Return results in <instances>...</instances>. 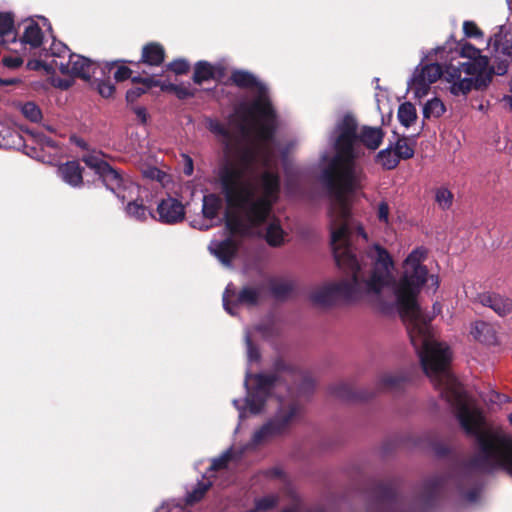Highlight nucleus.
Instances as JSON below:
<instances>
[{"mask_svg": "<svg viewBox=\"0 0 512 512\" xmlns=\"http://www.w3.org/2000/svg\"><path fill=\"white\" fill-rule=\"evenodd\" d=\"M411 268V273H406L397 284L392 285L395 305L406 324L424 373L438 389L446 385V377L455 378L449 371L452 354L446 344L433 339L431 319L423 313L417 302V296L427 281L428 269L426 266Z\"/></svg>", "mask_w": 512, "mask_h": 512, "instance_id": "nucleus-1", "label": "nucleus"}, {"mask_svg": "<svg viewBox=\"0 0 512 512\" xmlns=\"http://www.w3.org/2000/svg\"><path fill=\"white\" fill-rule=\"evenodd\" d=\"M221 192L229 207L242 211L243 218L226 212L225 227L231 235L243 238L253 235V230L265 224L278 199L281 181L276 172L264 171L260 176L262 194L255 196L254 187L243 180V171L231 161L222 162L217 171Z\"/></svg>", "mask_w": 512, "mask_h": 512, "instance_id": "nucleus-2", "label": "nucleus"}, {"mask_svg": "<svg viewBox=\"0 0 512 512\" xmlns=\"http://www.w3.org/2000/svg\"><path fill=\"white\" fill-rule=\"evenodd\" d=\"M438 389L455 409L462 429L476 440L477 453L469 460V466L481 472L502 469L512 478V437L500 429L484 428L482 411L468 405L464 388L456 378L446 377V385Z\"/></svg>", "mask_w": 512, "mask_h": 512, "instance_id": "nucleus-3", "label": "nucleus"}, {"mask_svg": "<svg viewBox=\"0 0 512 512\" xmlns=\"http://www.w3.org/2000/svg\"><path fill=\"white\" fill-rule=\"evenodd\" d=\"M345 208V213H341L338 203H332L329 208L330 245L336 265L346 274L357 278L363 295L379 294L385 287L395 284L391 274L394 265L392 257L385 248L375 245L369 255L373 260L371 274L368 278L364 276L356 248L351 243V210L347 201Z\"/></svg>", "mask_w": 512, "mask_h": 512, "instance_id": "nucleus-4", "label": "nucleus"}, {"mask_svg": "<svg viewBox=\"0 0 512 512\" xmlns=\"http://www.w3.org/2000/svg\"><path fill=\"white\" fill-rule=\"evenodd\" d=\"M339 132L335 143V155L322 171L320 181L329 195L345 213L346 194L353 192L360 183L362 171L356 168L359 152L355 148L358 139L357 122L352 115H345L336 127Z\"/></svg>", "mask_w": 512, "mask_h": 512, "instance_id": "nucleus-5", "label": "nucleus"}, {"mask_svg": "<svg viewBox=\"0 0 512 512\" xmlns=\"http://www.w3.org/2000/svg\"><path fill=\"white\" fill-rule=\"evenodd\" d=\"M298 370L284 359L277 358L273 363L272 373H257L252 376L254 385L251 388L248 387L246 380L245 385L248 391L245 402L248 411L253 415L260 414L264 410L274 388L281 383L288 385L292 378L298 374Z\"/></svg>", "mask_w": 512, "mask_h": 512, "instance_id": "nucleus-6", "label": "nucleus"}, {"mask_svg": "<svg viewBox=\"0 0 512 512\" xmlns=\"http://www.w3.org/2000/svg\"><path fill=\"white\" fill-rule=\"evenodd\" d=\"M243 124L242 133L248 132L246 123L250 120L255 125L256 138L261 147L268 150V145L276 134L277 114L269 97L255 98L250 104H241L238 111Z\"/></svg>", "mask_w": 512, "mask_h": 512, "instance_id": "nucleus-7", "label": "nucleus"}, {"mask_svg": "<svg viewBox=\"0 0 512 512\" xmlns=\"http://www.w3.org/2000/svg\"><path fill=\"white\" fill-rule=\"evenodd\" d=\"M106 155L101 151L83 155L81 160L87 167L92 169L99 177L103 185L116 195L122 202L132 199L138 195L140 188L131 180L124 178L120 170L111 166L104 158Z\"/></svg>", "mask_w": 512, "mask_h": 512, "instance_id": "nucleus-8", "label": "nucleus"}, {"mask_svg": "<svg viewBox=\"0 0 512 512\" xmlns=\"http://www.w3.org/2000/svg\"><path fill=\"white\" fill-rule=\"evenodd\" d=\"M304 412L303 405L297 399L280 400L279 407L272 418L264 423L252 436V443L260 445L274 437L282 436L290 431Z\"/></svg>", "mask_w": 512, "mask_h": 512, "instance_id": "nucleus-9", "label": "nucleus"}, {"mask_svg": "<svg viewBox=\"0 0 512 512\" xmlns=\"http://www.w3.org/2000/svg\"><path fill=\"white\" fill-rule=\"evenodd\" d=\"M363 296L357 278L351 276L350 280H342L338 283L329 284L314 290L310 294V300L315 305L330 307L339 299L356 301Z\"/></svg>", "mask_w": 512, "mask_h": 512, "instance_id": "nucleus-10", "label": "nucleus"}, {"mask_svg": "<svg viewBox=\"0 0 512 512\" xmlns=\"http://www.w3.org/2000/svg\"><path fill=\"white\" fill-rule=\"evenodd\" d=\"M365 497L369 506L368 512H398L397 486L393 480L370 481Z\"/></svg>", "mask_w": 512, "mask_h": 512, "instance_id": "nucleus-11", "label": "nucleus"}, {"mask_svg": "<svg viewBox=\"0 0 512 512\" xmlns=\"http://www.w3.org/2000/svg\"><path fill=\"white\" fill-rule=\"evenodd\" d=\"M492 65L489 64L491 75H505L512 59V36L497 34L489 41Z\"/></svg>", "mask_w": 512, "mask_h": 512, "instance_id": "nucleus-12", "label": "nucleus"}, {"mask_svg": "<svg viewBox=\"0 0 512 512\" xmlns=\"http://www.w3.org/2000/svg\"><path fill=\"white\" fill-rule=\"evenodd\" d=\"M442 75L443 68L438 63L418 66L408 84L414 90L415 96L421 98L428 94L430 85L442 78Z\"/></svg>", "mask_w": 512, "mask_h": 512, "instance_id": "nucleus-13", "label": "nucleus"}, {"mask_svg": "<svg viewBox=\"0 0 512 512\" xmlns=\"http://www.w3.org/2000/svg\"><path fill=\"white\" fill-rule=\"evenodd\" d=\"M260 296V289L255 287L245 286L236 294L234 290L230 289V286H227L223 294V306L230 315H235L234 307L238 305L257 306Z\"/></svg>", "mask_w": 512, "mask_h": 512, "instance_id": "nucleus-14", "label": "nucleus"}, {"mask_svg": "<svg viewBox=\"0 0 512 512\" xmlns=\"http://www.w3.org/2000/svg\"><path fill=\"white\" fill-rule=\"evenodd\" d=\"M211 487L212 481L208 477L203 476L202 479L193 485L190 490H187L183 499H172L163 502L160 509L166 510V512H171L173 509L182 510L186 506H193L204 498Z\"/></svg>", "mask_w": 512, "mask_h": 512, "instance_id": "nucleus-15", "label": "nucleus"}, {"mask_svg": "<svg viewBox=\"0 0 512 512\" xmlns=\"http://www.w3.org/2000/svg\"><path fill=\"white\" fill-rule=\"evenodd\" d=\"M161 75L162 74H151L146 69H142V75L137 74L132 78L134 86L126 91V102L132 105L152 88H160L161 80L158 77Z\"/></svg>", "mask_w": 512, "mask_h": 512, "instance_id": "nucleus-16", "label": "nucleus"}, {"mask_svg": "<svg viewBox=\"0 0 512 512\" xmlns=\"http://www.w3.org/2000/svg\"><path fill=\"white\" fill-rule=\"evenodd\" d=\"M460 55L463 58H467L464 63V73L475 74L480 71H490L489 63L490 59L487 56L481 55V51L466 42L461 46Z\"/></svg>", "mask_w": 512, "mask_h": 512, "instance_id": "nucleus-17", "label": "nucleus"}, {"mask_svg": "<svg viewBox=\"0 0 512 512\" xmlns=\"http://www.w3.org/2000/svg\"><path fill=\"white\" fill-rule=\"evenodd\" d=\"M475 78H460L450 86V92L455 95H467L473 88L476 90L485 89L492 81L489 71L475 72Z\"/></svg>", "mask_w": 512, "mask_h": 512, "instance_id": "nucleus-18", "label": "nucleus"}, {"mask_svg": "<svg viewBox=\"0 0 512 512\" xmlns=\"http://www.w3.org/2000/svg\"><path fill=\"white\" fill-rule=\"evenodd\" d=\"M159 221L165 224H176L184 220L185 208L176 198L162 199L157 206Z\"/></svg>", "mask_w": 512, "mask_h": 512, "instance_id": "nucleus-19", "label": "nucleus"}, {"mask_svg": "<svg viewBox=\"0 0 512 512\" xmlns=\"http://www.w3.org/2000/svg\"><path fill=\"white\" fill-rule=\"evenodd\" d=\"M63 52L69 57L68 65L70 69L68 75L90 81L92 74H95L97 65L88 58L71 53L67 46H63Z\"/></svg>", "mask_w": 512, "mask_h": 512, "instance_id": "nucleus-20", "label": "nucleus"}, {"mask_svg": "<svg viewBox=\"0 0 512 512\" xmlns=\"http://www.w3.org/2000/svg\"><path fill=\"white\" fill-rule=\"evenodd\" d=\"M329 392L334 397L347 402H362L371 399L375 391L368 389H354L350 384L340 382L329 387Z\"/></svg>", "mask_w": 512, "mask_h": 512, "instance_id": "nucleus-21", "label": "nucleus"}, {"mask_svg": "<svg viewBox=\"0 0 512 512\" xmlns=\"http://www.w3.org/2000/svg\"><path fill=\"white\" fill-rule=\"evenodd\" d=\"M166 52L162 44L158 42H149L142 47L141 58L137 62H129L141 69L142 65L147 67H158L165 61Z\"/></svg>", "mask_w": 512, "mask_h": 512, "instance_id": "nucleus-22", "label": "nucleus"}, {"mask_svg": "<svg viewBox=\"0 0 512 512\" xmlns=\"http://www.w3.org/2000/svg\"><path fill=\"white\" fill-rule=\"evenodd\" d=\"M84 168L78 160H71L62 163L57 168L58 176L69 186L80 188L84 184L83 180Z\"/></svg>", "mask_w": 512, "mask_h": 512, "instance_id": "nucleus-23", "label": "nucleus"}, {"mask_svg": "<svg viewBox=\"0 0 512 512\" xmlns=\"http://www.w3.org/2000/svg\"><path fill=\"white\" fill-rule=\"evenodd\" d=\"M231 82L241 89H256V98L268 97L266 86L261 83L254 74L246 70H234L230 76Z\"/></svg>", "mask_w": 512, "mask_h": 512, "instance_id": "nucleus-24", "label": "nucleus"}, {"mask_svg": "<svg viewBox=\"0 0 512 512\" xmlns=\"http://www.w3.org/2000/svg\"><path fill=\"white\" fill-rule=\"evenodd\" d=\"M209 250L222 264L230 265L237 255L239 243L232 237H228L222 241L212 242Z\"/></svg>", "mask_w": 512, "mask_h": 512, "instance_id": "nucleus-25", "label": "nucleus"}, {"mask_svg": "<svg viewBox=\"0 0 512 512\" xmlns=\"http://www.w3.org/2000/svg\"><path fill=\"white\" fill-rule=\"evenodd\" d=\"M479 302L491 308L496 314L504 317L512 312V299L497 293H482L478 296Z\"/></svg>", "mask_w": 512, "mask_h": 512, "instance_id": "nucleus-26", "label": "nucleus"}, {"mask_svg": "<svg viewBox=\"0 0 512 512\" xmlns=\"http://www.w3.org/2000/svg\"><path fill=\"white\" fill-rule=\"evenodd\" d=\"M225 69L222 66H213L211 63L201 60L194 66L192 80L201 85L208 80H219L224 76Z\"/></svg>", "mask_w": 512, "mask_h": 512, "instance_id": "nucleus-27", "label": "nucleus"}, {"mask_svg": "<svg viewBox=\"0 0 512 512\" xmlns=\"http://www.w3.org/2000/svg\"><path fill=\"white\" fill-rule=\"evenodd\" d=\"M129 60L120 59L111 63H107L104 67V70L111 72V70L117 66L116 71L114 72V79L117 82H123L128 79L132 81V78L137 74L142 75V69L137 68L133 65H130Z\"/></svg>", "mask_w": 512, "mask_h": 512, "instance_id": "nucleus-28", "label": "nucleus"}, {"mask_svg": "<svg viewBox=\"0 0 512 512\" xmlns=\"http://www.w3.org/2000/svg\"><path fill=\"white\" fill-rule=\"evenodd\" d=\"M384 137L385 132L381 127L363 126L357 140L366 148L374 151L380 147Z\"/></svg>", "mask_w": 512, "mask_h": 512, "instance_id": "nucleus-29", "label": "nucleus"}, {"mask_svg": "<svg viewBox=\"0 0 512 512\" xmlns=\"http://www.w3.org/2000/svg\"><path fill=\"white\" fill-rule=\"evenodd\" d=\"M223 201L216 193H209L203 196L202 214L204 218L212 220L216 218L222 209Z\"/></svg>", "mask_w": 512, "mask_h": 512, "instance_id": "nucleus-30", "label": "nucleus"}, {"mask_svg": "<svg viewBox=\"0 0 512 512\" xmlns=\"http://www.w3.org/2000/svg\"><path fill=\"white\" fill-rule=\"evenodd\" d=\"M445 485V479L442 476H433L427 479L423 485V498L425 502L431 505L439 495L441 489Z\"/></svg>", "mask_w": 512, "mask_h": 512, "instance_id": "nucleus-31", "label": "nucleus"}, {"mask_svg": "<svg viewBox=\"0 0 512 512\" xmlns=\"http://www.w3.org/2000/svg\"><path fill=\"white\" fill-rule=\"evenodd\" d=\"M314 387L313 379L298 370V374L288 383L287 390L292 392L295 389L299 394L307 395L314 390Z\"/></svg>", "mask_w": 512, "mask_h": 512, "instance_id": "nucleus-32", "label": "nucleus"}, {"mask_svg": "<svg viewBox=\"0 0 512 512\" xmlns=\"http://www.w3.org/2000/svg\"><path fill=\"white\" fill-rule=\"evenodd\" d=\"M21 42L29 44L32 48H38L43 42V32L39 24L31 20L25 27Z\"/></svg>", "mask_w": 512, "mask_h": 512, "instance_id": "nucleus-33", "label": "nucleus"}, {"mask_svg": "<svg viewBox=\"0 0 512 512\" xmlns=\"http://www.w3.org/2000/svg\"><path fill=\"white\" fill-rule=\"evenodd\" d=\"M256 159L257 151L251 147H244L239 151L237 161L231 159H226V161H231L236 167L242 169L243 180H245L246 171L256 162Z\"/></svg>", "mask_w": 512, "mask_h": 512, "instance_id": "nucleus-34", "label": "nucleus"}, {"mask_svg": "<svg viewBox=\"0 0 512 512\" xmlns=\"http://www.w3.org/2000/svg\"><path fill=\"white\" fill-rule=\"evenodd\" d=\"M271 295L276 300H285L294 290V284L289 280L271 279L269 281Z\"/></svg>", "mask_w": 512, "mask_h": 512, "instance_id": "nucleus-35", "label": "nucleus"}, {"mask_svg": "<svg viewBox=\"0 0 512 512\" xmlns=\"http://www.w3.org/2000/svg\"><path fill=\"white\" fill-rule=\"evenodd\" d=\"M375 160L383 169L393 170L399 165L401 159L393 151V145L390 144L387 148L382 149L377 153Z\"/></svg>", "mask_w": 512, "mask_h": 512, "instance_id": "nucleus-36", "label": "nucleus"}, {"mask_svg": "<svg viewBox=\"0 0 512 512\" xmlns=\"http://www.w3.org/2000/svg\"><path fill=\"white\" fill-rule=\"evenodd\" d=\"M160 89L163 92L174 93L180 100L192 98L196 95L197 90L192 89L190 85L185 84H173L165 81H161Z\"/></svg>", "mask_w": 512, "mask_h": 512, "instance_id": "nucleus-37", "label": "nucleus"}, {"mask_svg": "<svg viewBox=\"0 0 512 512\" xmlns=\"http://www.w3.org/2000/svg\"><path fill=\"white\" fill-rule=\"evenodd\" d=\"M285 232L278 220L272 221L266 229L265 240L272 247H279L284 242Z\"/></svg>", "mask_w": 512, "mask_h": 512, "instance_id": "nucleus-38", "label": "nucleus"}, {"mask_svg": "<svg viewBox=\"0 0 512 512\" xmlns=\"http://www.w3.org/2000/svg\"><path fill=\"white\" fill-rule=\"evenodd\" d=\"M397 117L403 126L410 127L417 119L415 106L410 102H404L400 104Z\"/></svg>", "mask_w": 512, "mask_h": 512, "instance_id": "nucleus-39", "label": "nucleus"}, {"mask_svg": "<svg viewBox=\"0 0 512 512\" xmlns=\"http://www.w3.org/2000/svg\"><path fill=\"white\" fill-rule=\"evenodd\" d=\"M406 378L397 374H384L379 378V390H396L403 387Z\"/></svg>", "mask_w": 512, "mask_h": 512, "instance_id": "nucleus-40", "label": "nucleus"}, {"mask_svg": "<svg viewBox=\"0 0 512 512\" xmlns=\"http://www.w3.org/2000/svg\"><path fill=\"white\" fill-rule=\"evenodd\" d=\"M393 151L401 160L411 159L415 154L414 145L410 144L408 138L405 136L398 137L396 143L393 145Z\"/></svg>", "mask_w": 512, "mask_h": 512, "instance_id": "nucleus-41", "label": "nucleus"}, {"mask_svg": "<svg viewBox=\"0 0 512 512\" xmlns=\"http://www.w3.org/2000/svg\"><path fill=\"white\" fill-rule=\"evenodd\" d=\"M14 18L11 13H0V38L5 42V37L12 36L11 42H16V34L13 32Z\"/></svg>", "mask_w": 512, "mask_h": 512, "instance_id": "nucleus-42", "label": "nucleus"}, {"mask_svg": "<svg viewBox=\"0 0 512 512\" xmlns=\"http://www.w3.org/2000/svg\"><path fill=\"white\" fill-rule=\"evenodd\" d=\"M138 195H134L132 197V199H128L126 200L128 203H127V206H126V211L127 213L138 219V220H144L146 219V207L144 206L143 204V201L142 200H138Z\"/></svg>", "mask_w": 512, "mask_h": 512, "instance_id": "nucleus-43", "label": "nucleus"}, {"mask_svg": "<svg viewBox=\"0 0 512 512\" xmlns=\"http://www.w3.org/2000/svg\"><path fill=\"white\" fill-rule=\"evenodd\" d=\"M446 111L444 103L439 98L429 100L423 108L424 118L441 117Z\"/></svg>", "mask_w": 512, "mask_h": 512, "instance_id": "nucleus-44", "label": "nucleus"}, {"mask_svg": "<svg viewBox=\"0 0 512 512\" xmlns=\"http://www.w3.org/2000/svg\"><path fill=\"white\" fill-rule=\"evenodd\" d=\"M462 72H464V63L458 60L456 63L450 62L445 66L442 77L446 81L454 83L461 78Z\"/></svg>", "mask_w": 512, "mask_h": 512, "instance_id": "nucleus-45", "label": "nucleus"}, {"mask_svg": "<svg viewBox=\"0 0 512 512\" xmlns=\"http://www.w3.org/2000/svg\"><path fill=\"white\" fill-rule=\"evenodd\" d=\"M207 128L214 135L222 137L227 141H229L232 137L229 128L217 119H208Z\"/></svg>", "mask_w": 512, "mask_h": 512, "instance_id": "nucleus-46", "label": "nucleus"}, {"mask_svg": "<svg viewBox=\"0 0 512 512\" xmlns=\"http://www.w3.org/2000/svg\"><path fill=\"white\" fill-rule=\"evenodd\" d=\"M23 116L31 122H39L42 119V112L34 102H26L21 106Z\"/></svg>", "mask_w": 512, "mask_h": 512, "instance_id": "nucleus-47", "label": "nucleus"}, {"mask_svg": "<svg viewBox=\"0 0 512 512\" xmlns=\"http://www.w3.org/2000/svg\"><path fill=\"white\" fill-rule=\"evenodd\" d=\"M91 85L93 87H95V89L98 91V93L104 98L112 97L115 92V86L111 82L110 79H107V80L94 79L91 82Z\"/></svg>", "mask_w": 512, "mask_h": 512, "instance_id": "nucleus-48", "label": "nucleus"}, {"mask_svg": "<svg viewBox=\"0 0 512 512\" xmlns=\"http://www.w3.org/2000/svg\"><path fill=\"white\" fill-rule=\"evenodd\" d=\"M53 60L51 61V66L55 69H58L61 74L66 75L69 74V58L66 60L67 54L63 52L56 53L54 48H52Z\"/></svg>", "mask_w": 512, "mask_h": 512, "instance_id": "nucleus-49", "label": "nucleus"}, {"mask_svg": "<svg viewBox=\"0 0 512 512\" xmlns=\"http://www.w3.org/2000/svg\"><path fill=\"white\" fill-rule=\"evenodd\" d=\"M435 200L442 209H449L453 202V194L447 188H439L436 191Z\"/></svg>", "mask_w": 512, "mask_h": 512, "instance_id": "nucleus-50", "label": "nucleus"}, {"mask_svg": "<svg viewBox=\"0 0 512 512\" xmlns=\"http://www.w3.org/2000/svg\"><path fill=\"white\" fill-rule=\"evenodd\" d=\"M232 459V452L231 450H227L224 452L221 456L214 458L211 462V465L209 467V471L216 472L223 469H226L229 462Z\"/></svg>", "mask_w": 512, "mask_h": 512, "instance_id": "nucleus-51", "label": "nucleus"}, {"mask_svg": "<svg viewBox=\"0 0 512 512\" xmlns=\"http://www.w3.org/2000/svg\"><path fill=\"white\" fill-rule=\"evenodd\" d=\"M277 504V497L274 495L264 496L256 500L255 509L249 512H262L269 509H273Z\"/></svg>", "mask_w": 512, "mask_h": 512, "instance_id": "nucleus-52", "label": "nucleus"}, {"mask_svg": "<svg viewBox=\"0 0 512 512\" xmlns=\"http://www.w3.org/2000/svg\"><path fill=\"white\" fill-rule=\"evenodd\" d=\"M463 32L467 38L480 39L483 38V31L474 21H464Z\"/></svg>", "mask_w": 512, "mask_h": 512, "instance_id": "nucleus-53", "label": "nucleus"}, {"mask_svg": "<svg viewBox=\"0 0 512 512\" xmlns=\"http://www.w3.org/2000/svg\"><path fill=\"white\" fill-rule=\"evenodd\" d=\"M167 69L176 75H185L190 70V64L185 59H176L167 65Z\"/></svg>", "mask_w": 512, "mask_h": 512, "instance_id": "nucleus-54", "label": "nucleus"}, {"mask_svg": "<svg viewBox=\"0 0 512 512\" xmlns=\"http://www.w3.org/2000/svg\"><path fill=\"white\" fill-rule=\"evenodd\" d=\"M491 331V327L487 325L486 323H480L479 325H476L475 330L473 332L474 337L479 340L480 342L485 343H492V341L495 339V335L492 333L490 338H487L483 333H489Z\"/></svg>", "mask_w": 512, "mask_h": 512, "instance_id": "nucleus-55", "label": "nucleus"}, {"mask_svg": "<svg viewBox=\"0 0 512 512\" xmlns=\"http://www.w3.org/2000/svg\"><path fill=\"white\" fill-rule=\"evenodd\" d=\"M426 258V251L422 248L413 250L407 257L405 263L410 266H423L421 262Z\"/></svg>", "mask_w": 512, "mask_h": 512, "instance_id": "nucleus-56", "label": "nucleus"}, {"mask_svg": "<svg viewBox=\"0 0 512 512\" xmlns=\"http://www.w3.org/2000/svg\"><path fill=\"white\" fill-rule=\"evenodd\" d=\"M245 343L247 347V356L250 362L258 361L260 359V352L258 347L253 343L251 337L246 335Z\"/></svg>", "mask_w": 512, "mask_h": 512, "instance_id": "nucleus-57", "label": "nucleus"}, {"mask_svg": "<svg viewBox=\"0 0 512 512\" xmlns=\"http://www.w3.org/2000/svg\"><path fill=\"white\" fill-rule=\"evenodd\" d=\"M1 62L7 68L16 69L23 64V59L20 56H4Z\"/></svg>", "mask_w": 512, "mask_h": 512, "instance_id": "nucleus-58", "label": "nucleus"}, {"mask_svg": "<svg viewBox=\"0 0 512 512\" xmlns=\"http://www.w3.org/2000/svg\"><path fill=\"white\" fill-rule=\"evenodd\" d=\"M377 217L380 222L388 223V221H389V205L387 202L382 201L379 203Z\"/></svg>", "mask_w": 512, "mask_h": 512, "instance_id": "nucleus-59", "label": "nucleus"}, {"mask_svg": "<svg viewBox=\"0 0 512 512\" xmlns=\"http://www.w3.org/2000/svg\"><path fill=\"white\" fill-rule=\"evenodd\" d=\"M144 176L152 180L162 181L165 174L156 167H150L144 171Z\"/></svg>", "mask_w": 512, "mask_h": 512, "instance_id": "nucleus-60", "label": "nucleus"}, {"mask_svg": "<svg viewBox=\"0 0 512 512\" xmlns=\"http://www.w3.org/2000/svg\"><path fill=\"white\" fill-rule=\"evenodd\" d=\"M264 475L268 478L283 479L285 473L280 467H271L264 471Z\"/></svg>", "mask_w": 512, "mask_h": 512, "instance_id": "nucleus-61", "label": "nucleus"}, {"mask_svg": "<svg viewBox=\"0 0 512 512\" xmlns=\"http://www.w3.org/2000/svg\"><path fill=\"white\" fill-rule=\"evenodd\" d=\"M132 111L136 114L137 118L141 122V124H146L148 119V113L145 107L143 106H132Z\"/></svg>", "mask_w": 512, "mask_h": 512, "instance_id": "nucleus-62", "label": "nucleus"}, {"mask_svg": "<svg viewBox=\"0 0 512 512\" xmlns=\"http://www.w3.org/2000/svg\"><path fill=\"white\" fill-rule=\"evenodd\" d=\"M184 165H183V173L186 176H191L194 171L193 159L188 155H183Z\"/></svg>", "mask_w": 512, "mask_h": 512, "instance_id": "nucleus-63", "label": "nucleus"}, {"mask_svg": "<svg viewBox=\"0 0 512 512\" xmlns=\"http://www.w3.org/2000/svg\"><path fill=\"white\" fill-rule=\"evenodd\" d=\"M434 452H435V454H436L437 456H439V457H444V456H446V455H448V454H449L450 450H449V448H448L447 446H445V445H436V446L434 447Z\"/></svg>", "mask_w": 512, "mask_h": 512, "instance_id": "nucleus-64", "label": "nucleus"}]
</instances>
